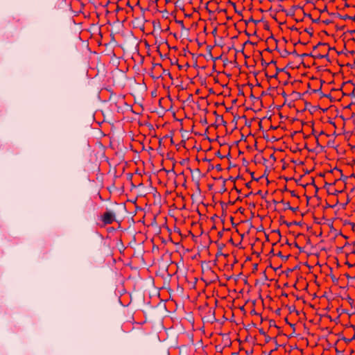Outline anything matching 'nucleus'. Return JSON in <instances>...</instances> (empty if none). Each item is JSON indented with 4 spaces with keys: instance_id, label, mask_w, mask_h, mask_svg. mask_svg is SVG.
Returning <instances> with one entry per match:
<instances>
[{
    "instance_id": "f03ea898",
    "label": "nucleus",
    "mask_w": 355,
    "mask_h": 355,
    "mask_svg": "<svg viewBox=\"0 0 355 355\" xmlns=\"http://www.w3.org/2000/svg\"><path fill=\"white\" fill-rule=\"evenodd\" d=\"M286 208L291 210L293 209V208L290 206V203L288 202L286 203Z\"/></svg>"
},
{
    "instance_id": "f257e3e1",
    "label": "nucleus",
    "mask_w": 355,
    "mask_h": 355,
    "mask_svg": "<svg viewBox=\"0 0 355 355\" xmlns=\"http://www.w3.org/2000/svg\"><path fill=\"white\" fill-rule=\"evenodd\" d=\"M114 220H115V214L112 211H107L102 216V220H103V223L105 225L112 224Z\"/></svg>"
}]
</instances>
